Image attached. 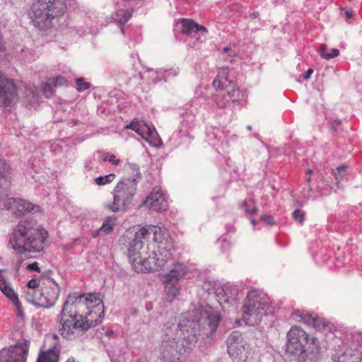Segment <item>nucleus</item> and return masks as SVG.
<instances>
[{
    "instance_id": "51",
    "label": "nucleus",
    "mask_w": 362,
    "mask_h": 362,
    "mask_svg": "<svg viewBox=\"0 0 362 362\" xmlns=\"http://www.w3.org/2000/svg\"><path fill=\"white\" fill-rule=\"evenodd\" d=\"M259 13L258 12H254L252 14V18H255L258 16Z\"/></svg>"
},
{
    "instance_id": "36",
    "label": "nucleus",
    "mask_w": 362,
    "mask_h": 362,
    "mask_svg": "<svg viewBox=\"0 0 362 362\" xmlns=\"http://www.w3.org/2000/svg\"><path fill=\"white\" fill-rule=\"evenodd\" d=\"M40 91H41L47 98H51L54 93L52 86L47 83L42 85Z\"/></svg>"
},
{
    "instance_id": "42",
    "label": "nucleus",
    "mask_w": 362,
    "mask_h": 362,
    "mask_svg": "<svg viewBox=\"0 0 362 362\" xmlns=\"http://www.w3.org/2000/svg\"><path fill=\"white\" fill-rule=\"evenodd\" d=\"M54 84L56 87L67 86V80L64 76H57L54 79Z\"/></svg>"
},
{
    "instance_id": "19",
    "label": "nucleus",
    "mask_w": 362,
    "mask_h": 362,
    "mask_svg": "<svg viewBox=\"0 0 362 362\" xmlns=\"http://www.w3.org/2000/svg\"><path fill=\"white\" fill-rule=\"evenodd\" d=\"M2 272V270H0V290L13 302V303L18 308L19 313L21 314V311L20 310L21 305L18 295L11 286L8 276L4 274Z\"/></svg>"
},
{
    "instance_id": "18",
    "label": "nucleus",
    "mask_w": 362,
    "mask_h": 362,
    "mask_svg": "<svg viewBox=\"0 0 362 362\" xmlns=\"http://www.w3.org/2000/svg\"><path fill=\"white\" fill-rule=\"evenodd\" d=\"M85 293L74 292L67 296L62 311L64 313H79L85 308Z\"/></svg>"
},
{
    "instance_id": "50",
    "label": "nucleus",
    "mask_w": 362,
    "mask_h": 362,
    "mask_svg": "<svg viewBox=\"0 0 362 362\" xmlns=\"http://www.w3.org/2000/svg\"><path fill=\"white\" fill-rule=\"evenodd\" d=\"M22 263L21 260H18V262L16 263V269L18 270L19 267H21V264Z\"/></svg>"
},
{
    "instance_id": "14",
    "label": "nucleus",
    "mask_w": 362,
    "mask_h": 362,
    "mask_svg": "<svg viewBox=\"0 0 362 362\" xmlns=\"http://www.w3.org/2000/svg\"><path fill=\"white\" fill-rule=\"evenodd\" d=\"M85 308L89 310L86 313L88 318L98 320V324L101 322L104 314V305L100 298L92 293H85Z\"/></svg>"
},
{
    "instance_id": "54",
    "label": "nucleus",
    "mask_w": 362,
    "mask_h": 362,
    "mask_svg": "<svg viewBox=\"0 0 362 362\" xmlns=\"http://www.w3.org/2000/svg\"><path fill=\"white\" fill-rule=\"evenodd\" d=\"M228 50H229V48H228V47H225V48H223V52H227V51H228Z\"/></svg>"
},
{
    "instance_id": "17",
    "label": "nucleus",
    "mask_w": 362,
    "mask_h": 362,
    "mask_svg": "<svg viewBox=\"0 0 362 362\" xmlns=\"http://www.w3.org/2000/svg\"><path fill=\"white\" fill-rule=\"evenodd\" d=\"M145 204L156 211H163L168 208V201L165 195L163 194L160 187H154L151 194L147 197Z\"/></svg>"
},
{
    "instance_id": "23",
    "label": "nucleus",
    "mask_w": 362,
    "mask_h": 362,
    "mask_svg": "<svg viewBox=\"0 0 362 362\" xmlns=\"http://www.w3.org/2000/svg\"><path fill=\"white\" fill-rule=\"evenodd\" d=\"M182 33L187 35L196 34L199 32H202V34L207 33V29L203 25H199L196 23L194 21L189 19H184L182 21Z\"/></svg>"
},
{
    "instance_id": "2",
    "label": "nucleus",
    "mask_w": 362,
    "mask_h": 362,
    "mask_svg": "<svg viewBox=\"0 0 362 362\" xmlns=\"http://www.w3.org/2000/svg\"><path fill=\"white\" fill-rule=\"evenodd\" d=\"M48 238L47 231L31 219L20 221L9 235L8 247L19 254L42 251Z\"/></svg>"
},
{
    "instance_id": "46",
    "label": "nucleus",
    "mask_w": 362,
    "mask_h": 362,
    "mask_svg": "<svg viewBox=\"0 0 362 362\" xmlns=\"http://www.w3.org/2000/svg\"><path fill=\"white\" fill-rule=\"evenodd\" d=\"M313 73V69L311 68L308 69L306 74L303 76L304 79L308 80L310 78V76Z\"/></svg>"
},
{
    "instance_id": "24",
    "label": "nucleus",
    "mask_w": 362,
    "mask_h": 362,
    "mask_svg": "<svg viewBox=\"0 0 362 362\" xmlns=\"http://www.w3.org/2000/svg\"><path fill=\"white\" fill-rule=\"evenodd\" d=\"M117 6L118 7V9H117V11L112 13V17L116 23L122 25L121 31L122 33H124L123 25L130 19L132 15V12L131 10H126L119 8L118 2L117 3Z\"/></svg>"
},
{
    "instance_id": "20",
    "label": "nucleus",
    "mask_w": 362,
    "mask_h": 362,
    "mask_svg": "<svg viewBox=\"0 0 362 362\" xmlns=\"http://www.w3.org/2000/svg\"><path fill=\"white\" fill-rule=\"evenodd\" d=\"M187 272V267L182 263H176L170 272L163 276V282L177 284Z\"/></svg>"
},
{
    "instance_id": "15",
    "label": "nucleus",
    "mask_w": 362,
    "mask_h": 362,
    "mask_svg": "<svg viewBox=\"0 0 362 362\" xmlns=\"http://www.w3.org/2000/svg\"><path fill=\"white\" fill-rule=\"evenodd\" d=\"M216 90H221V92L214 95V100L216 106L219 108H226L230 106L231 104L238 101L240 91L238 87L219 88Z\"/></svg>"
},
{
    "instance_id": "37",
    "label": "nucleus",
    "mask_w": 362,
    "mask_h": 362,
    "mask_svg": "<svg viewBox=\"0 0 362 362\" xmlns=\"http://www.w3.org/2000/svg\"><path fill=\"white\" fill-rule=\"evenodd\" d=\"M155 73L156 74H164V78H165L166 77H169L170 76H176L178 75L179 74V70L178 69H168V70H165L163 71V69H158V70H156L155 71Z\"/></svg>"
},
{
    "instance_id": "33",
    "label": "nucleus",
    "mask_w": 362,
    "mask_h": 362,
    "mask_svg": "<svg viewBox=\"0 0 362 362\" xmlns=\"http://www.w3.org/2000/svg\"><path fill=\"white\" fill-rule=\"evenodd\" d=\"M249 204H254V200L250 199L248 201L244 200L240 206L245 210V211L247 214H255L257 213V207L254 206L251 210L249 209Z\"/></svg>"
},
{
    "instance_id": "16",
    "label": "nucleus",
    "mask_w": 362,
    "mask_h": 362,
    "mask_svg": "<svg viewBox=\"0 0 362 362\" xmlns=\"http://www.w3.org/2000/svg\"><path fill=\"white\" fill-rule=\"evenodd\" d=\"M228 353L238 362L242 359V354L245 349V342L239 331H233L227 339Z\"/></svg>"
},
{
    "instance_id": "8",
    "label": "nucleus",
    "mask_w": 362,
    "mask_h": 362,
    "mask_svg": "<svg viewBox=\"0 0 362 362\" xmlns=\"http://www.w3.org/2000/svg\"><path fill=\"white\" fill-rule=\"evenodd\" d=\"M157 228L155 226L148 228H142L135 233L134 238L130 243L127 255L132 268L134 264L137 263L144 255H147L151 250V244L145 246L146 241L150 238L151 233L154 234V240L156 243L159 241L157 234Z\"/></svg>"
},
{
    "instance_id": "39",
    "label": "nucleus",
    "mask_w": 362,
    "mask_h": 362,
    "mask_svg": "<svg viewBox=\"0 0 362 362\" xmlns=\"http://www.w3.org/2000/svg\"><path fill=\"white\" fill-rule=\"evenodd\" d=\"M311 326H313L316 329L320 330L326 326V323L323 319L315 316L314 317L313 322L312 323Z\"/></svg>"
},
{
    "instance_id": "5",
    "label": "nucleus",
    "mask_w": 362,
    "mask_h": 362,
    "mask_svg": "<svg viewBox=\"0 0 362 362\" xmlns=\"http://www.w3.org/2000/svg\"><path fill=\"white\" fill-rule=\"evenodd\" d=\"M9 174V166L0 159V209L9 210L16 216L40 211L38 205L24 199L8 197L6 192L11 184Z\"/></svg>"
},
{
    "instance_id": "53",
    "label": "nucleus",
    "mask_w": 362,
    "mask_h": 362,
    "mask_svg": "<svg viewBox=\"0 0 362 362\" xmlns=\"http://www.w3.org/2000/svg\"><path fill=\"white\" fill-rule=\"evenodd\" d=\"M247 129L249 130V131H251L252 130V126L251 125H248L247 127Z\"/></svg>"
},
{
    "instance_id": "11",
    "label": "nucleus",
    "mask_w": 362,
    "mask_h": 362,
    "mask_svg": "<svg viewBox=\"0 0 362 362\" xmlns=\"http://www.w3.org/2000/svg\"><path fill=\"white\" fill-rule=\"evenodd\" d=\"M29 341L17 343L0 351V362H26Z\"/></svg>"
},
{
    "instance_id": "7",
    "label": "nucleus",
    "mask_w": 362,
    "mask_h": 362,
    "mask_svg": "<svg viewBox=\"0 0 362 362\" xmlns=\"http://www.w3.org/2000/svg\"><path fill=\"white\" fill-rule=\"evenodd\" d=\"M58 320L59 334L62 337L70 340L76 338L79 332L87 331L98 325V320L88 318L80 313H63L61 311Z\"/></svg>"
},
{
    "instance_id": "26",
    "label": "nucleus",
    "mask_w": 362,
    "mask_h": 362,
    "mask_svg": "<svg viewBox=\"0 0 362 362\" xmlns=\"http://www.w3.org/2000/svg\"><path fill=\"white\" fill-rule=\"evenodd\" d=\"M39 93L40 89L37 87H30L26 89L25 98L30 107H35L39 103L40 100Z\"/></svg>"
},
{
    "instance_id": "45",
    "label": "nucleus",
    "mask_w": 362,
    "mask_h": 362,
    "mask_svg": "<svg viewBox=\"0 0 362 362\" xmlns=\"http://www.w3.org/2000/svg\"><path fill=\"white\" fill-rule=\"evenodd\" d=\"M37 286H38V283L35 279H30L28 283V288L36 289Z\"/></svg>"
},
{
    "instance_id": "49",
    "label": "nucleus",
    "mask_w": 362,
    "mask_h": 362,
    "mask_svg": "<svg viewBox=\"0 0 362 362\" xmlns=\"http://www.w3.org/2000/svg\"><path fill=\"white\" fill-rule=\"evenodd\" d=\"M345 168H346V166H345V165H341V166H339V167L337 168V170L338 173H339L341 170H344V169H345Z\"/></svg>"
},
{
    "instance_id": "35",
    "label": "nucleus",
    "mask_w": 362,
    "mask_h": 362,
    "mask_svg": "<svg viewBox=\"0 0 362 362\" xmlns=\"http://www.w3.org/2000/svg\"><path fill=\"white\" fill-rule=\"evenodd\" d=\"M76 89L79 92L88 90L90 87V83L84 81L83 78H76Z\"/></svg>"
},
{
    "instance_id": "13",
    "label": "nucleus",
    "mask_w": 362,
    "mask_h": 362,
    "mask_svg": "<svg viewBox=\"0 0 362 362\" xmlns=\"http://www.w3.org/2000/svg\"><path fill=\"white\" fill-rule=\"evenodd\" d=\"M16 99L17 90L13 80L0 72V104L6 108L11 107Z\"/></svg>"
},
{
    "instance_id": "41",
    "label": "nucleus",
    "mask_w": 362,
    "mask_h": 362,
    "mask_svg": "<svg viewBox=\"0 0 362 362\" xmlns=\"http://www.w3.org/2000/svg\"><path fill=\"white\" fill-rule=\"evenodd\" d=\"M103 160H108L115 165H118L120 163V160L117 159L115 155L108 153L103 155Z\"/></svg>"
},
{
    "instance_id": "32",
    "label": "nucleus",
    "mask_w": 362,
    "mask_h": 362,
    "mask_svg": "<svg viewBox=\"0 0 362 362\" xmlns=\"http://www.w3.org/2000/svg\"><path fill=\"white\" fill-rule=\"evenodd\" d=\"M115 178V175L110 173L105 176H100L95 178V182L98 185H105L112 182Z\"/></svg>"
},
{
    "instance_id": "12",
    "label": "nucleus",
    "mask_w": 362,
    "mask_h": 362,
    "mask_svg": "<svg viewBox=\"0 0 362 362\" xmlns=\"http://www.w3.org/2000/svg\"><path fill=\"white\" fill-rule=\"evenodd\" d=\"M127 129H132L135 131L142 139H145L153 146H159L161 140L158 137L156 129L151 124L146 123L144 121H132L126 126Z\"/></svg>"
},
{
    "instance_id": "21",
    "label": "nucleus",
    "mask_w": 362,
    "mask_h": 362,
    "mask_svg": "<svg viewBox=\"0 0 362 362\" xmlns=\"http://www.w3.org/2000/svg\"><path fill=\"white\" fill-rule=\"evenodd\" d=\"M213 86L215 89L219 88L238 87L237 85L228 78V70L227 67H223L218 72L217 78L213 81Z\"/></svg>"
},
{
    "instance_id": "1",
    "label": "nucleus",
    "mask_w": 362,
    "mask_h": 362,
    "mask_svg": "<svg viewBox=\"0 0 362 362\" xmlns=\"http://www.w3.org/2000/svg\"><path fill=\"white\" fill-rule=\"evenodd\" d=\"M220 320L219 313L211 307L200 306L189 311L180 323H167L160 348L163 358L175 362L195 346L201 334L206 337L213 334Z\"/></svg>"
},
{
    "instance_id": "47",
    "label": "nucleus",
    "mask_w": 362,
    "mask_h": 362,
    "mask_svg": "<svg viewBox=\"0 0 362 362\" xmlns=\"http://www.w3.org/2000/svg\"><path fill=\"white\" fill-rule=\"evenodd\" d=\"M345 15H346V18H351L352 17V12L347 11H346Z\"/></svg>"
},
{
    "instance_id": "44",
    "label": "nucleus",
    "mask_w": 362,
    "mask_h": 362,
    "mask_svg": "<svg viewBox=\"0 0 362 362\" xmlns=\"http://www.w3.org/2000/svg\"><path fill=\"white\" fill-rule=\"evenodd\" d=\"M26 268L29 271H36L37 272H40V271L38 266V263L37 262H34L33 263L29 264Z\"/></svg>"
},
{
    "instance_id": "29",
    "label": "nucleus",
    "mask_w": 362,
    "mask_h": 362,
    "mask_svg": "<svg viewBox=\"0 0 362 362\" xmlns=\"http://www.w3.org/2000/svg\"><path fill=\"white\" fill-rule=\"evenodd\" d=\"M165 286V291L167 293V300L172 302L175 297L179 293V288L175 286L176 284H170L168 282H163Z\"/></svg>"
},
{
    "instance_id": "34",
    "label": "nucleus",
    "mask_w": 362,
    "mask_h": 362,
    "mask_svg": "<svg viewBox=\"0 0 362 362\" xmlns=\"http://www.w3.org/2000/svg\"><path fill=\"white\" fill-rule=\"evenodd\" d=\"M249 204H254V200L250 199L248 201L244 200L240 206L245 210V211L247 214H255L257 213V207L254 206L251 210L249 209Z\"/></svg>"
},
{
    "instance_id": "57",
    "label": "nucleus",
    "mask_w": 362,
    "mask_h": 362,
    "mask_svg": "<svg viewBox=\"0 0 362 362\" xmlns=\"http://www.w3.org/2000/svg\"><path fill=\"white\" fill-rule=\"evenodd\" d=\"M153 71V69H148V71Z\"/></svg>"
},
{
    "instance_id": "43",
    "label": "nucleus",
    "mask_w": 362,
    "mask_h": 362,
    "mask_svg": "<svg viewBox=\"0 0 362 362\" xmlns=\"http://www.w3.org/2000/svg\"><path fill=\"white\" fill-rule=\"evenodd\" d=\"M261 219L269 226H274L275 224V221H274L272 216L270 215H262L261 216Z\"/></svg>"
},
{
    "instance_id": "28",
    "label": "nucleus",
    "mask_w": 362,
    "mask_h": 362,
    "mask_svg": "<svg viewBox=\"0 0 362 362\" xmlns=\"http://www.w3.org/2000/svg\"><path fill=\"white\" fill-rule=\"evenodd\" d=\"M327 47L326 45H321L319 49V52L320 54L321 57L325 59H331L335 57H337L339 54V49L336 48H332L330 51V53L327 52Z\"/></svg>"
},
{
    "instance_id": "56",
    "label": "nucleus",
    "mask_w": 362,
    "mask_h": 362,
    "mask_svg": "<svg viewBox=\"0 0 362 362\" xmlns=\"http://www.w3.org/2000/svg\"><path fill=\"white\" fill-rule=\"evenodd\" d=\"M308 173L311 174L312 173V170H308Z\"/></svg>"
},
{
    "instance_id": "3",
    "label": "nucleus",
    "mask_w": 362,
    "mask_h": 362,
    "mask_svg": "<svg viewBox=\"0 0 362 362\" xmlns=\"http://www.w3.org/2000/svg\"><path fill=\"white\" fill-rule=\"evenodd\" d=\"M318 340L312 337L300 327H292L287 333L286 351L301 362H317L320 357Z\"/></svg>"
},
{
    "instance_id": "55",
    "label": "nucleus",
    "mask_w": 362,
    "mask_h": 362,
    "mask_svg": "<svg viewBox=\"0 0 362 362\" xmlns=\"http://www.w3.org/2000/svg\"><path fill=\"white\" fill-rule=\"evenodd\" d=\"M294 205H295V206H299V204H298V201H296V202H295Z\"/></svg>"
},
{
    "instance_id": "9",
    "label": "nucleus",
    "mask_w": 362,
    "mask_h": 362,
    "mask_svg": "<svg viewBox=\"0 0 362 362\" xmlns=\"http://www.w3.org/2000/svg\"><path fill=\"white\" fill-rule=\"evenodd\" d=\"M266 303L257 291L248 292L242 308L243 320L246 325H255L258 324L263 315Z\"/></svg>"
},
{
    "instance_id": "59",
    "label": "nucleus",
    "mask_w": 362,
    "mask_h": 362,
    "mask_svg": "<svg viewBox=\"0 0 362 362\" xmlns=\"http://www.w3.org/2000/svg\"><path fill=\"white\" fill-rule=\"evenodd\" d=\"M337 123L338 124H340V121H337Z\"/></svg>"
},
{
    "instance_id": "48",
    "label": "nucleus",
    "mask_w": 362,
    "mask_h": 362,
    "mask_svg": "<svg viewBox=\"0 0 362 362\" xmlns=\"http://www.w3.org/2000/svg\"><path fill=\"white\" fill-rule=\"evenodd\" d=\"M66 362H79L76 361L74 357L69 358Z\"/></svg>"
},
{
    "instance_id": "31",
    "label": "nucleus",
    "mask_w": 362,
    "mask_h": 362,
    "mask_svg": "<svg viewBox=\"0 0 362 362\" xmlns=\"http://www.w3.org/2000/svg\"><path fill=\"white\" fill-rule=\"evenodd\" d=\"M39 292L40 289L28 288L25 293V298L27 301L33 304L37 305V298H39L37 293Z\"/></svg>"
},
{
    "instance_id": "27",
    "label": "nucleus",
    "mask_w": 362,
    "mask_h": 362,
    "mask_svg": "<svg viewBox=\"0 0 362 362\" xmlns=\"http://www.w3.org/2000/svg\"><path fill=\"white\" fill-rule=\"evenodd\" d=\"M223 297L226 296L224 301L228 303H232L237 299L238 292L235 287H225L223 288Z\"/></svg>"
},
{
    "instance_id": "4",
    "label": "nucleus",
    "mask_w": 362,
    "mask_h": 362,
    "mask_svg": "<svg viewBox=\"0 0 362 362\" xmlns=\"http://www.w3.org/2000/svg\"><path fill=\"white\" fill-rule=\"evenodd\" d=\"M151 247L148 256L144 255L137 263L134 264L133 269L135 272L139 273L163 269L175 250L170 237L152 243Z\"/></svg>"
},
{
    "instance_id": "38",
    "label": "nucleus",
    "mask_w": 362,
    "mask_h": 362,
    "mask_svg": "<svg viewBox=\"0 0 362 362\" xmlns=\"http://www.w3.org/2000/svg\"><path fill=\"white\" fill-rule=\"evenodd\" d=\"M332 358L334 362H345V351L341 349L340 350V352L335 350Z\"/></svg>"
},
{
    "instance_id": "30",
    "label": "nucleus",
    "mask_w": 362,
    "mask_h": 362,
    "mask_svg": "<svg viewBox=\"0 0 362 362\" xmlns=\"http://www.w3.org/2000/svg\"><path fill=\"white\" fill-rule=\"evenodd\" d=\"M294 315L298 317H300L301 320L309 326H311L312 323L313 322L314 317H315L309 314L308 313H305V311L301 310L295 311Z\"/></svg>"
},
{
    "instance_id": "22",
    "label": "nucleus",
    "mask_w": 362,
    "mask_h": 362,
    "mask_svg": "<svg viewBox=\"0 0 362 362\" xmlns=\"http://www.w3.org/2000/svg\"><path fill=\"white\" fill-rule=\"evenodd\" d=\"M115 226V218L114 216H107L103 221L101 227L92 231V235L94 238L98 236H105L110 233Z\"/></svg>"
},
{
    "instance_id": "40",
    "label": "nucleus",
    "mask_w": 362,
    "mask_h": 362,
    "mask_svg": "<svg viewBox=\"0 0 362 362\" xmlns=\"http://www.w3.org/2000/svg\"><path fill=\"white\" fill-rule=\"evenodd\" d=\"M292 217L295 221L302 223L304 221L305 213L297 209L293 212Z\"/></svg>"
},
{
    "instance_id": "10",
    "label": "nucleus",
    "mask_w": 362,
    "mask_h": 362,
    "mask_svg": "<svg viewBox=\"0 0 362 362\" xmlns=\"http://www.w3.org/2000/svg\"><path fill=\"white\" fill-rule=\"evenodd\" d=\"M60 293V287L52 278L47 277L42 280L41 288L37 293V305L49 308L55 304Z\"/></svg>"
},
{
    "instance_id": "58",
    "label": "nucleus",
    "mask_w": 362,
    "mask_h": 362,
    "mask_svg": "<svg viewBox=\"0 0 362 362\" xmlns=\"http://www.w3.org/2000/svg\"><path fill=\"white\" fill-rule=\"evenodd\" d=\"M307 181H308V182H310V177H308V178L307 179Z\"/></svg>"
},
{
    "instance_id": "52",
    "label": "nucleus",
    "mask_w": 362,
    "mask_h": 362,
    "mask_svg": "<svg viewBox=\"0 0 362 362\" xmlns=\"http://www.w3.org/2000/svg\"><path fill=\"white\" fill-rule=\"evenodd\" d=\"M251 223L255 226V225H256L257 222H256V221L255 219H252L251 220Z\"/></svg>"
},
{
    "instance_id": "25",
    "label": "nucleus",
    "mask_w": 362,
    "mask_h": 362,
    "mask_svg": "<svg viewBox=\"0 0 362 362\" xmlns=\"http://www.w3.org/2000/svg\"><path fill=\"white\" fill-rule=\"evenodd\" d=\"M59 349L54 346L47 351L42 352L37 362H59Z\"/></svg>"
},
{
    "instance_id": "6",
    "label": "nucleus",
    "mask_w": 362,
    "mask_h": 362,
    "mask_svg": "<svg viewBox=\"0 0 362 362\" xmlns=\"http://www.w3.org/2000/svg\"><path fill=\"white\" fill-rule=\"evenodd\" d=\"M129 168L132 170V176L123 178L117 183L113 192V202L106 205V208L112 212L126 210L136 194L141 175L136 165H130Z\"/></svg>"
}]
</instances>
